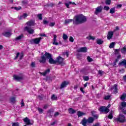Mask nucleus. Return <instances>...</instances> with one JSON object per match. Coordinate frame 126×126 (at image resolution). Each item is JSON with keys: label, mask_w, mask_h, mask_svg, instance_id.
I'll list each match as a JSON object with an SVG mask.
<instances>
[{"label": "nucleus", "mask_w": 126, "mask_h": 126, "mask_svg": "<svg viewBox=\"0 0 126 126\" xmlns=\"http://www.w3.org/2000/svg\"><path fill=\"white\" fill-rule=\"evenodd\" d=\"M74 19V20L73 22V24H74V25L82 24V23H85V22H86V21H87V19L86 18V17L82 14L75 16Z\"/></svg>", "instance_id": "obj_1"}, {"label": "nucleus", "mask_w": 126, "mask_h": 126, "mask_svg": "<svg viewBox=\"0 0 126 126\" xmlns=\"http://www.w3.org/2000/svg\"><path fill=\"white\" fill-rule=\"evenodd\" d=\"M94 120L95 119L93 117H89L88 118V119H86V118L85 117L81 121V124L83 126H87V125H89L90 124H93Z\"/></svg>", "instance_id": "obj_2"}, {"label": "nucleus", "mask_w": 126, "mask_h": 126, "mask_svg": "<svg viewBox=\"0 0 126 126\" xmlns=\"http://www.w3.org/2000/svg\"><path fill=\"white\" fill-rule=\"evenodd\" d=\"M45 56H46V58L49 59V63L51 64H56L57 63V61L54 60L52 58V55L48 52L45 53Z\"/></svg>", "instance_id": "obj_3"}, {"label": "nucleus", "mask_w": 126, "mask_h": 126, "mask_svg": "<svg viewBox=\"0 0 126 126\" xmlns=\"http://www.w3.org/2000/svg\"><path fill=\"white\" fill-rule=\"evenodd\" d=\"M111 107V104H109L107 107H105L101 106L99 108V111L101 113H105V114H108L109 112H110V110L109 109V108Z\"/></svg>", "instance_id": "obj_4"}, {"label": "nucleus", "mask_w": 126, "mask_h": 126, "mask_svg": "<svg viewBox=\"0 0 126 126\" xmlns=\"http://www.w3.org/2000/svg\"><path fill=\"white\" fill-rule=\"evenodd\" d=\"M115 122H119V123H124L126 122V117L123 114H119L118 118L114 119Z\"/></svg>", "instance_id": "obj_5"}, {"label": "nucleus", "mask_w": 126, "mask_h": 126, "mask_svg": "<svg viewBox=\"0 0 126 126\" xmlns=\"http://www.w3.org/2000/svg\"><path fill=\"white\" fill-rule=\"evenodd\" d=\"M126 102L124 101L121 103V106L119 107V109L124 115L126 114V110H125V109H126Z\"/></svg>", "instance_id": "obj_6"}, {"label": "nucleus", "mask_w": 126, "mask_h": 126, "mask_svg": "<svg viewBox=\"0 0 126 126\" xmlns=\"http://www.w3.org/2000/svg\"><path fill=\"white\" fill-rule=\"evenodd\" d=\"M41 40H42V37L36 38L31 39L30 42L32 44H35L36 45H38V44H39L40 42H41Z\"/></svg>", "instance_id": "obj_7"}, {"label": "nucleus", "mask_w": 126, "mask_h": 126, "mask_svg": "<svg viewBox=\"0 0 126 126\" xmlns=\"http://www.w3.org/2000/svg\"><path fill=\"white\" fill-rule=\"evenodd\" d=\"M63 60H64L63 58L59 56L57 59L56 63H59V64H61V65H64V64H65V63L63 62Z\"/></svg>", "instance_id": "obj_8"}, {"label": "nucleus", "mask_w": 126, "mask_h": 126, "mask_svg": "<svg viewBox=\"0 0 126 126\" xmlns=\"http://www.w3.org/2000/svg\"><path fill=\"white\" fill-rule=\"evenodd\" d=\"M13 78L14 79H15V80H16V81H21L22 80H23V79H24V77L23 75H14L13 76Z\"/></svg>", "instance_id": "obj_9"}, {"label": "nucleus", "mask_w": 126, "mask_h": 126, "mask_svg": "<svg viewBox=\"0 0 126 126\" xmlns=\"http://www.w3.org/2000/svg\"><path fill=\"white\" fill-rule=\"evenodd\" d=\"M25 31H27L29 34H34V31L31 28H29V27H26L24 28Z\"/></svg>", "instance_id": "obj_10"}, {"label": "nucleus", "mask_w": 126, "mask_h": 126, "mask_svg": "<svg viewBox=\"0 0 126 126\" xmlns=\"http://www.w3.org/2000/svg\"><path fill=\"white\" fill-rule=\"evenodd\" d=\"M23 121L26 124V125H27V126H32V125H33L28 117H26L25 118L23 119Z\"/></svg>", "instance_id": "obj_11"}, {"label": "nucleus", "mask_w": 126, "mask_h": 126, "mask_svg": "<svg viewBox=\"0 0 126 126\" xmlns=\"http://www.w3.org/2000/svg\"><path fill=\"white\" fill-rule=\"evenodd\" d=\"M47 56H46V53L43 55L42 56L40 57V59L39 60V63H46V60H47Z\"/></svg>", "instance_id": "obj_12"}, {"label": "nucleus", "mask_w": 126, "mask_h": 126, "mask_svg": "<svg viewBox=\"0 0 126 126\" xmlns=\"http://www.w3.org/2000/svg\"><path fill=\"white\" fill-rule=\"evenodd\" d=\"M78 53H87V47H83L77 50Z\"/></svg>", "instance_id": "obj_13"}, {"label": "nucleus", "mask_w": 126, "mask_h": 126, "mask_svg": "<svg viewBox=\"0 0 126 126\" xmlns=\"http://www.w3.org/2000/svg\"><path fill=\"white\" fill-rule=\"evenodd\" d=\"M102 9H103V6H99L95 8V11L94 12L95 14L97 15L98 13H100V12H102Z\"/></svg>", "instance_id": "obj_14"}, {"label": "nucleus", "mask_w": 126, "mask_h": 126, "mask_svg": "<svg viewBox=\"0 0 126 126\" xmlns=\"http://www.w3.org/2000/svg\"><path fill=\"white\" fill-rule=\"evenodd\" d=\"M67 85H68V82L64 81L62 83L60 86V89H63V88L66 87Z\"/></svg>", "instance_id": "obj_15"}, {"label": "nucleus", "mask_w": 126, "mask_h": 126, "mask_svg": "<svg viewBox=\"0 0 126 126\" xmlns=\"http://www.w3.org/2000/svg\"><path fill=\"white\" fill-rule=\"evenodd\" d=\"M27 25L30 27L35 26V21L30 20L27 23Z\"/></svg>", "instance_id": "obj_16"}, {"label": "nucleus", "mask_w": 126, "mask_h": 126, "mask_svg": "<svg viewBox=\"0 0 126 126\" xmlns=\"http://www.w3.org/2000/svg\"><path fill=\"white\" fill-rule=\"evenodd\" d=\"M111 90H114V93L117 94V93H118V85L115 84L113 87H112Z\"/></svg>", "instance_id": "obj_17"}, {"label": "nucleus", "mask_w": 126, "mask_h": 126, "mask_svg": "<svg viewBox=\"0 0 126 126\" xmlns=\"http://www.w3.org/2000/svg\"><path fill=\"white\" fill-rule=\"evenodd\" d=\"M114 35V32H109L107 34L108 40H111Z\"/></svg>", "instance_id": "obj_18"}, {"label": "nucleus", "mask_w": 126, "mask_h": 126, "mask_svg": "<svg viewBox=\"0 0 126 126\" xmlns=\"http://www.w3.org/2000/svg\"><path fill=\"white\" fill-rule=\"evenodd\" d=\"M53 44L55 45L56 46H58V45H59V43L57 42V35L56 34L54 35Z\"/></svg>", "instance_id": "obj_19"}, {"label": "nucleus", "mask_w": 126, "mask_h": 126, "mask_svg": "<svg viewBox=\"0 0 126 126\" xmlns=\"http://www.w3.org/2000/svg\"><path fill=\"white\" fill-rule=\"evenodd\" d=\"M10 102L12 103V104H15L16 102V97L12 96L10 98Z\"/></svg>", "instance_id": "obj_20"}, {"label": "nucleus", "mask_w": 126, "mask_h": 126, "mask_svg": "<svg viewBox=\"0 0 126 126\" xmlns=\"http://www.w3.org/2000/svg\"><path fill=\"white\" fill-rule=\"evenodd\" d=\"M2 35L5 37H9L11 36L12 34L10 32H5L2 33Z\"/></svg>", "instance_id": "obj_21"}, {"label": "nucleus", "mask_w": 126, "mask_h": 126, "mask_svg": "<svg viewBox=\"0 0 126 126\" xmlns=\"http://www.w3.org/2000/svg\"><path fill=\"white\" fill-rule=\"evenodd\" d=\"M74 20V19L65 20L64 24L66 25V24H69V23H70V22H72V21L73 22Z\"/></svg>", "instance_id": "obj_22"}, {"label": "nucleus", "mask_w": 126, "mask_h": 126, "mask_svg": "<svg viewBox=\"0 0 126 126\" xmlns=\"http://www.w3.org/2000/svg\"><path fill=\"white\" fill-rule=\"evenodd\" d=\"M103 43H104V41L103 40H102L101 39L97 38L96 39V44H97L98 45H102V44H103Z\"/></svg>", "instance_id": "obj_23"}, {"label": "nucleus", "mask_w": 126, "mask_h": 126, "mask_svg": "<svg viewBox=\"0 0 126 126\" xmlns=\"http://www.w3.org/2000/svg\"><path fill=\"white\" fill-rule=\"evenodd\" d=\"M23 38H24V36L23 35V34H21V35H19L18 36L16 37L15 38V41H18L19 40H21V39H22Z\"/></svg>", "instance_id": "obj_24"}, {"label": "nucleus", "mask_w": 126, "mask_h": 126, "mask_svg": "<svg viewBox=\"0 0 126 126\" xmlns=\"http://www.w3.org/2000/svg\"><path fill=\"white\" fill-rule=\"evenodd\" d=\"M121 52L124 55H126V46H124L123 48H122L121 49Z\"/></svg>", "instance_id": "obj_25"}, {"label": "nucleus", "mask_w": 126, "mask_h": 126, "mask_svg": "<svg viewBox=\"0 0 126 126\" xmlns=\"http://www.w3.org/2000/svg\"><path fill=\"white\" fill-rule=\"evenodd\" d=\"M50 71V69H47V70H45V72L42 73V75H43V76H46V75H47V74H48V73H49Z\"/></svg>", "instance_id": "obj_26"}, {"label": "nucleus", "mask_w": 126, "mask_h": 126, "mask_svg": "<svg viewBox=\"0 0 126 126\" xmlns=\"http://www.w3.org/2000/svg\"><path fill=\"white\" fill-rule=\"evenodd\" d=\"M119 65H126V60L124 59L122 62L119 63Z\"/></svg>", "instance_id": "obj_27"}, {"label": "nucleus", "mask_w": 126, "mask_h": 126, "mask_svg": "<svg viewBox=\"0 0 126 126\" xmlns=\"http://www.w3.org/2000/svg\"><path fill=\"white\" fill-rule=\"evenodd\" d=\"M84 115H85V113L81 112V111H78L77 113L78 118L82 117V116H84Z\"/></svg>", "instance_id": "obj_28"}, {"label": "nucleus", "mask_w": 126, "mask_h": 126, "mask_svg": "<svg viewBox=\"0 0 126 126\" xmlns=\"http://www.w3.org/2000/svg\"><path fill=\"white\" fill-rule=\"evenodd\" d=\"M69 111V114H75L76 112L75 110H74L72 108H69L68 109Z\"/></svg>", "instance_id": "obj_29"}, {"label": "nucleus", "mask_w": 126, "mask_h": 126, "mask_svg": "<svg viewBox=\"0 0 126 126\" xmlns=\"http://www.w3.org/2000/svg\"><path fill=\"white\" fill-rule=\"evenodd\" d=\"M114 114V112L113 111H111L109 115H108V118L110 119V120H112L113 119V114Z\"/></svg>", "instance_id": "obj_30"}, {"label": "nucleus", "mask_w": 126, "mask_h": 126, "mask_svg": "<svg viewBox=\"0 0 126 126\" xmlns=\"http://www.w3.org/2000/svg\"><path fill=\"white\" fill-rule=\"evenodd\" d=\"M86 39H87L89 40H95V36H92L91 35H90L89 36L87 37Z\"/></svg>", "instance_id": "obj_31"}, {"label": "nucleus", "mask_w": 126, "mask_h": 126, "mask_svg": "<svg viewBox=\"0 0 126 126\" xmlns=\"http://www.w3.org/2000/svg\"><path fill=\"white\" fill-rule=\"evenodd\" d=\"M51 99H52L53 101L58 100V96L55 94H53L51 96Z\"/></svg>", "instance_id": "obj_32"}, {"label": "nucleus", "mask_w": 126, "mask_h": 126, "mask_svg": "<svg viewBox=\"0 0 126 126\" xmlns=\"http://www.w3.org/2000/svg\"><path fill=\"white\" fill-rule=\"evenodd\" d=\"M115 45H116V43L115 42L111 43L110 45H109V48L110 49H113V48L115 47Z\"/></svg>", "instance_id": "obj_33"}, {"label": "nucleus", "mask_w": 126, "mask_h": 126, "mask_svg": "<svg viewBox=\"0 0 126 126\" xmlns=\"http://www.w3.org/2000/svg\"><path fill=\"white\" fill-rule=\"evenodd\" d=\"M126 94H123V95H121L120 99L121 100H125V99H126Z\"/></svg>", "instance_id": "obj_34"}, {"label": "nucleus", "mask_w": 126, "mask_h": 126, "mask_svg": "<svg viewBox=\"0 0 126 126\" xmlns=\"http://www.w3.org/2000/svg\"><path fill=\"white\" fill-rule=\"evenodd\" d=\"M63 38L66 40H67V39H68V37L67 36V35L64 33L63 34Z\"/></svg>", "instance_id": "obj_35"}, {"label": "nucleus", "mask_w": 126, "mask_h": 126, "mask_svg": "<svg viewBox=\"0 0 126 126\" xmlns=\"http://www.w3.org/2000/svg\"><path fill=\"white\" fill-rule=\"evenodd\" d=\"M83 78L85 81H88L89 80V77L87 76H83Z\"/></svg>", "instance_id": "obj_36"}, {"label": "nucleus", "mask_w": 126, "mask_h": 126, "mask_svg": "<svg viewBox=\"0 0 126 126\" xmlns=\"http://www.w3.org/2000/svg\"><path fill=\"white\" fill-rule=\"evenodd\" d=\"M37 110L38 111L39 114H43V113H44V110H43L42 108H38Z\"/></svg>", "instance_id": "obj_37"}, {"label": "nucleus", "mask_w": 126, "mask_h": 126, "mask_svg": "<svg viewBox=\"0 0 126 126\" xmlns=\"http://www.w3.org/2000/svg\"><path fill=\"white\" fill-rule=\"evenodd\" d=\"M65 6L67 7V8H69V4H71V1H69L68 3H64Z\"/></svg>", "instance_id": "obj_38"}, {"label": "nucleus", "mask_w": 126, "mask_h": 126, "mask_svg": "<svg viewBox=\"0 0 126 126\" xmlns=\"http://www.w3.org/2000/svg\"><path fill=\"white\" fill-rule=\"evenodd\" d=\"M120 51H121V50L120 49H115V54L119 55L120 54Z\"/></svg>", "instance_id": "obj_39"}, {"label": "nucleus", "mask_w": 126, "mask_h": 126, "mask_svg": "<svg viewBox=\"0 0 126 126\" xmlns=\"http://www.w3.org/2000/svg\"><path fill=\"white\" fill-rule=\"evenodd\" d=\"M112 1H111V0H105V3L107 5H110V4H111Z\"/></svg>", "instance_id": "obj_40"}, {"label": "nucleus", "mask_w": 126, "mask_h": 126, "mask_svg": "<svg viewBox=\"0 0 126 126\" xmlns=\"http://www.w3.org/2000/svg\"><path fill=\"white\" fill-rule=\"evenodd\" d=\"M37 17H38V19L39 20H42L43 19V17L42 16V14H39L37 15Z\"/></svg>", "instance_id": "obj_41"}, {"label": "nucleus", "mask_w": 126, "mask_h": 126, "mask_svg": "<svg viewBox=\"0 0 126 126\" xmlns=\"http://www.w3.org/2000/svg\"><path fill=\"white\" fill-rule=\"evenodd\" d=\"M87 60L89 63H91V62H93V59L90 58V56H88Z\"/></svg>", "instance_id": "obj_42"}, {"label": "nucleus", "mask_w": 126, "mask_h": 126, "mask_svg": "<svg viewBox=\"0 0 126 126\" xmlns=\"http://www.w3.org/2000/svg\"><path fill=\"white\" fill-rule=\"evenodd\" d=\"M110 13H112V14L115 13V8L110 9Z\"/></svg>", "instance_id": "obj_43"}, {"label": "nucleus", "mask_w": 126, "mask_h": 126, "mask_svg": "<svg viewBox=\"0 0 126 126\" xmlns=\"http://www.w3.org/2000/svg\"><path fill=\"white\" fill-rule=\"evenodd\" d=\"M12 126H19V123L17 122V123H13L12 124Z\"/></svg>", "instance_id": "obj_44"}, {"label": "nucleus", "mask_w": 126, "mask_h": 126, "mask_svg": "<svg viewBox=\"0 0 126 126\" xmlns=\"http://www.w3.org/2000/svg\"><path fill=\"white\" fill-rule=\"evenodd\" d=\"M48 114L52 115L53 113H54V110L53 109H50L48 112Z\"/></svg>", "instance_id": "obj_45"}, {"label": "nucleus", "mask_w": 126, "mask_h": 126, "mask_svg": "<svg viewBox=\"0 0 126 126\" xmlns=\"http://www.w3.org/2000/svg\"><path fill=\"white\" fill-rule=\"evenodd\" d=\"M98 74H100V76H102V75H103V73H104V71L102 70H98Z\"/></svg>", "instance_id": "obj_46"}, {"label": "nucleus", "mask_w": 126, "mask_h": 126, "mask_svg": "<svg viewBox=\"0 0 126 126\" xmlns=\"http://www.w3.org/2000/svg\"><path fill=\"white\" fill-rule=\"evenodd\" d=\"M21 107H24L25 106V104L24 103V102H23V99H22L21 101Z\"/></svg>", "instance_id": "obj_47"}, {"label": "nucleus", "mask_w": 126, "mask_h": 126, "mask_svg": "<svg viewBox=\"0 0 126 126\" xmlns=\"http://www.w3.org/2000/svg\"><path fill=\"white\" fill-rule=\"evenodd\" d=\"M32 67H35L36 66V64L35 62H32L31 64Z\"/></svg>", "instance_id": "obj_48"}, {"label": "nucleus", "mask_w": 126, "mask_h": 126, "mask_svg": "<svg viewBox=\"0 0 126 126\" xmlns=\"http://www.w3.org/2000/svg\"><path fill=\"white\" fill-rule=\"evenodd\" d=\"M103 9H104V10H107V11H108V10H109V9H110V7H109V6H105L104 7V8H103Z\"/></svg>", "instance_id": "obj_49"}, {"label": "nucleus", "mask_w": 126, "mask_h": 126, "mask_svg": "<svg viewBox=\"0 0 126 126\" xmlns=\"http://www.w3.org/2000/svg\"><path fill=\"white\" fill-rule=\"evenodd\" d=\"M110 98H111V96H110V95H106L104 97L105 100H109V99H110Z\"/></svg>", "instance_id": "obj_50"}, {"label": "nucleus", "mask_w": 126, "mask_h": 126, "mask_svg": "<svg viewBox=\"0 0 126 126\" xmlns=\"http://www.w3.org/2000/svg\"><path fill=\"white\" fill-rule=\"evenodd\" d=\"M55 24H56L55 23V22L50 23L49 24V26H50V27H53L55 26Z\"/></svg>", "instance_id": "obj_51"}, {"label": "nucleus", "mask_w": 126, "mask_h": 126, "mask_svg": "<svg viewBox=\"0 0 126 126\" xmlns=\"http://www.w3.org/2000/svg\"><path fill=\"white\" fill-rule=\"evenodd\" d=\"M19 55H20V53L19 52L17 53L16 55V57L14 58V60H16L18 57H19Z\"/></svg>", "instance_id": "obj_52"}, {"label": "nucleus", "mask_w": 126, "mask_h": 126, "mask_svg": "<svg viewBox=\"0 0 126 126\" xmlns=\"http://www.w3.org/2000/svg\"><path fill=\"white\" fill-rule=\"evenodd\" d=\"M43 24H44V25H46L48 24V23H49V21L47 20H43Z\"/></svg>", "instance_id": "obj_53"}, {"label": "nucleus", "mask_w": 126, "mask_h": 126, "mask_svg": "<svg viewBox=\"0 0 126 126\" xmlns=\"http://www.w3.org/2000/svg\"><path fill=\"white\" fill-rule=\"evenodd\" d=\"M69 41L70 42H73V41H74V39H73V37H72V36H70Z\"/></svg>", "instance_id": "obj_54"}, {"label": "nucleus", "mask_w": 126, "mask_h": 126, "mask_svg": "<svg viewBox=\"0 0 126 126\" xmlns=\"http://www.w3.org/2000/svg\"><path fill=\"white\" fill-rule=\"evenodd\" d=\"M48 108H49V105L48 104H45L44 105V107H43V109H48Z\"/></svg>", "instance_id": "obj_55"}, {"label": "nucleus", "mask_w": 126, "mask_h": 126, "mask_svg": "<svg viewBox=\"0 0 126 126\" xmlns=\"http://www.w3.org/2000/svg\"><path fill=\"white\" fill-rule=\"evenodd\" d=\"M60 115V113L58 112H55L54 114V117H58Z\"/></svg>", "instance_id": "obj_56"}, {"label": "nucleus", "mask_w": 126, "mask_h": 126, "mask_svg": "<svg viewBox=\"0 0 126 126\" xmlns=\"http://www.w3.org/2000/svg\"><path fill=\"white\" fill-rule=\"evenodd\" d=\"M93 117L94 118V119H98V118H99V116H98V115H97V114L95 115H93Z\"/></svg>", "instance_id": "obj_57"}, {"label": "nucleus", "mask_w": 126, "mask_h": 126, "mask_svg": "<svg viewBox=\"0 0 126 126\" xmlns=\"http://www.w3.org/2000/svg\"><path fill=\"white\" fill-rule=\"evenodd\" d=\"M23 18H26V17H27V14L24 13V14L23 15Z\"/></svg>", "instance_id": "obj_58"}, {"label": "nucleus", "mask_w": 126, "mask_h": 126, "mask_svg": "<svg viewBox=\"0 0 126 126\" xmlns=\"http://www.w3.org/2000/svg\"><path fill=\"white\" fill-rule=\"evenodd\" d=\"M122 6H123V5H122L121 4H118V5H117V8H121Z\"/></svg>", "instance_id": "obj_59"}, {"label": "nucleus", "mask_w": 126, "mask_h": 126, "mask_svg": "<svg viewBox=\"0 0 126 126\" xmlns=\"http://www.w3.org/2000/svg\"><path fill=\"white\" fill-rule=\"evenodd\" d=\"M56 124H57V121H55V122H53L50 125H51V126H55Z\"/></svg>", "instance_id": "obj_60"}, {"label": "nucleus", "mask_w": 126, "mask_h": 126, "mask_svg": "<svg viewBox=\"0 0 126 126\" xmlns=\"http://www.w3.org/2000/svg\"><path fill=\"white\" fill-rule=\"evenodd\" d=\"M22 3H23V4H27V1H25V0L22 1Z\"/></svg>", "instance_id": "obj_61"}, {"label": "nucleus", "mask_w": 126, "mask_h": 126, "mask_svg": "<svg viewBox=\"0 0 126 126\" xmlns=\"http://www.w3.org/2000/svg\"><path fill=\"white\" fill-rule=\"evenodd\" d=\"M54 5H55V4H53V3H51L50 4H49V6H51L53 7L54 6Z\"/></svg>", "instance_id": "obj_62"}, {"label": "nucleus", "mask_w": 126, "mask_h": 126, "mask_svg": "<svg viewBox=\"0 0 126 126\" xmlns=\"http://www.w3.org/2000/svg\"><path fill=\"white\" fill-rule=\"evenodd\" d=\"M93 126H100V124H99V123H96L95 125H94Z\"/></svg>", "instance_id": "obj_63"}, {"label": "nucleus", "mask_w": 126, "mask_h": 126, "mask_svg": "<svg viewBox=\"0 0 126 126\" xmlns=\"http://www.w3.org/2000/svg\"><path fill=\"white\" fill-rule=\"evenodd\" d=\"M123 79H124V80H125V81H126V75H125V76L123 77Z\"/></svg>", "instance_id": "obj_64"}]
</instances>
